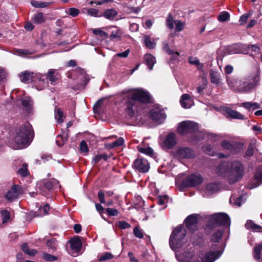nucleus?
I'll list each match as a JSON object with an SVG mask.
<instances>
[{
    "mask_svg": "<svg viewBox=\"0 0 262 262\" xmlns=\"http://www.w3.org/2000/svg\"><path fill=\"white\" fill-rule=\"evenodd\" d=\"M106 212L109 216H117L119 213L118 211L115 208H108L106 209Z\"/></svg>",
    "mask_w": 262,
    "mask_h": 262,
    "instance_id": "13d9d810",
    "label": "nucleus"
},
{
    "mask_svg": "<svg viewBox=\"0 0 262 262\" xmlns=\"http://www.w3.org/2000/svg\"><path fill=\"white\" fill-rule=\"evenodd\" d=\"M149 117L154 121L160 124L165 120L166 115L161 106L155 107L149 111Z\"/></svg>",
    "mask_w": 262,
    "mask_h": 262,
    "instance_id": "0eeeda50",
    "label": "nucleus"
},
{
    "mask_svg": "<svg viewBox=\"0 0 262 262\" xmlns=\"http://www.w3.org/2000/svg\"><path fill=\"white\" fill-rule=\"evenodd\" d=\"M69 131L68 130L67 132H64L62 135H59L57 137L56 142L58 146L61 147L66 143L69 137Z\"/></svg>",
    "mask_w": 262,
    "mask_h": 262,
    "instance_id": "b1692460",
    "label": "nucleus"
},
{
    "mask_svg": "<svg viewBox=\"0 0 262 262\" xmlns=\"http://www.w3.org/2000/svg\"><path fill=\"white\" fill-rule=\"evenodd\" d=\"M190 99V96L189 95L187 94H183L181 96V98L180 99V103L183 107L186 108L190 107V104L186 102L187 101L189 100Z\"/></svg>",
    "mask_w": 262,
    "mask_h": 262,
    "instance_id": "473e14b6",
    "label": "nucleus"
},
{
    "mask_svg": "<svg viewBox=\"0 0 262 262\" xmlns=\"http://www.w3.org/2000/svg\"><path fill=\"white\" fill-rule=\"evenodd\" d=\"M47 78L50 81L51 84H54L58 80L57 74H55V71L50 69L48 72Z\"/></svg>",
    "mask_w": 262,
    "mask_h": 262,
    "instance_id": "2f4dec72",
    "label": "nucleus"
},
{
    "mask_svg": "<svg viewBox=\"0 0 262 262\" xmlns=\"http://www.w3.org/2000/svg\"><path fill=\"white\" fill-rule=\"evenodd\" d=\"M110 38L112 41H119L121 39V33L120 30L113 31L111 35L110 36Z\"/></svg>",
    "mask_w": 262,
    "mask_h": 262,
    "instance_id": "f704fd0d",
    "label": "nucleus"
},
{
    "mask_svg": "<svg viewBox=\"0 0 262 262\" xmlns=\"http://www.w3.org/2000/svg\"><path fill=\"white\" fill-rule=\"evenodd\" d=\"M176 30L178 32L182 31L183 29L184 23L181 20H175Z\"/></svg>",
    "mask_w": 262,
    "mask_h": 262,
    "instance_id": "4d7b16f0",
    "label": "nucleus"
},
{
    "mask_svg": "<svg viewBox=\"0 0 262 262\" xmlns=\"http://www.w3.org/2000/svg\"><path fill=\"white\" fill-rule=\"evenodd\" d=\"M99 11L98 10L94 8H90L88 10V13L93 16L101 17L102 16L101 14H99Z\"/></svg>",
    "mask_w": 262,
    "mask_h": 262,
    "instance_id": "de8ad7c7",
    "label": "nucleus"
},
{
    "mask_svg": "<svg viewBox=\"0 0 262 262\" xmlns=\"http://www.w3.org/2000/svg\"><path fill=\"white\" fill-rule=\"evenodd\" d=\"M117 225L118 227L121 229H125L130 227V225L124 221H119L117 223Z\"/></svg>",
    "mask_w": 262,
    "mask_h": 262,
    "instance_id": "09e8293b",
    "label": "nucleus"
},
{
    "mask_svg": "<svg viewBox=\"0 0 262 262\" xmlns=\"http://www.w3.org/2000/svg\"><path fill=\"white\" fill-rule=\"evenodd\" d=\"M31 129L30 126H21L16 132L14 141L18 147L21 148L24 145H28L30 143Z\"/></svg>",
    "mask_w": 262,
    "mask_h": 262,
    "instance_id": "20e7f679",
    "label": "nucleus"
},
{
    "mask_svg": "<svg viewBox=\"0 0 262 262\" xmlns=\"http://www.w3.org/2000/svg\"><path fill=\"white\" fill-rule=\"evenodd\" d=\"M230 224L229 216L225 213L219 212L214 213L209 216L206 228L212 229L216 226H224L228 227Z\"/></svg>",
    "mask_w": 262,
    "mask_h": 262,
    "instance_id": "7ed1b4c3",
    "label": "nucleus"
},
{
    "mask_svg": "<svg viewBox=\"0 0 262 262\" xmlns=\"http://www.w3.org/2000/svg\"><path fill=\"white\" fill-rule=\"evenodd\" d=\"M111 157L110 156H108L107 154H104L102 155H97L95 156L93 159V161L95 163H98L101 159H103L105 161H107L108 158Z\"/></svg>",
    "mask_w": 262,
    "mask_h": 262,
    "instance_id": "ea45409f",
    "label": "nucleus"
},
{
    "mask_svg": "<svg viewBox=\"0 0 262 262\" xmlns=\"http://www.w3.org/2000/svg\"><path fill=\"white\" fill-rule=\"evenodd\" d=\"M23 107L26 111L29 113L32 108L31 101L28 97H24L21 100Z\"/></svg>",
    "mask_w": 262,
    "mask_h": 262,
    "instance_id": "bb28decb",
    "label": "nucleus"
},
{
    "mask_svg": "<svg viewBox=\"0 0 262 262\" xmlns=\"http://www.w3.org/2000/svg\"><path fill=\"white\" fill-rule=\"evenodd\" d=\"M138 150L142 153L145 154L149 156L152 155L153 154V152H154L153 149L150 147H148V148L141 147V148H138Z\"/></svg>",
    "mask_w": 262,
    "mask_h": 262,
    "instance_id": "8fccbe9b",
    "label": "nucleus"
},
{
    "mask_svg": "<svg viewBox=\"0 0 262 262\" xmlns=\"http://www.w3.org/2000/svg\"><path fill=\"white\" fill-rule=\"evenodd\" d=\"M253 257L256 260H261L262 261V242L256 244L253 249Z\"/></svg>",
    "mask_w": 262,
    "mask_h": 262,
    "instance_id": "412c9836",
    "label": "nucleus"
},
{
    "mask_svg": "<svg viewBox=\"0 0 262 262\" xmlns=\"http://www.w3.org/2000/svg\"><path fill=\"white\" fill-rule=\"evenodd\" d=\"M104 99L98 100L94 106V112L95 113H99L100 112V107L102 104Z\"/></svg>",
    "mask_w": 262,
    "mask_h": 262,
    "instance_id": "603ef678",
    "label": "nucleus"
},
{
    "mask_svg": "<svg viewBox=\"0 0 262 262\" xmlns=\"http://www.w3.org/2000/svg\"><path fill=\"white\" fill-rule=\"evenodd\" d=\"M126 8V11L128 13L134 12L135 13H138L140 10V9L139 7L127 6Z\"/></svg>",
    "mask_w": 262,
    "mask_h": 262,
    "instance_id": "052dcab7",
    "label": "nucleus"
},
{
    "mask_svg": "<svg viewBox=\"0 0 262 262\" xmlns=\"http://www.w3.org/2000/svg\"><path fill=\"white\" fill-rule=\"evenodd\" d=\"M259 72L258 71L257 74L253 76L252 82H244L242 86L238 88V91L241 92H248L256 86L259 80Z\"/></svg>",
    "mask_w": 262,
    "mask_h": 262,
    "instance_id": "9d476101",
    "label": "nucleus"
},
{
    "mask_svg": "<svg viewBox=\"0 0 262 262\" xmlns=\"http://www.w3.org/2000/svg\"><path fill=\"white\" fill-rule=\"evenodd\" d=\"M191 233H192L191 238L193 240V243L194 244L198 245L203 242V235L202 233H201L199 232H196V233H195V232H191Z\"/></svg>",
    "mask_w": 262,
    "mask_h": 262,
    "instance_id": "393cba45",
    "label": "nucleus"
},
{
    "mask_svg": "<svg viewBox=\"0 0 262 262\" xmlns=\"http://www.w3.org/2000/svg\"><path fill=\"white\" fill-rule=\"evenodd\" d=\"M230 52H233L234 53L247 54L246 46L243 45L236 44L233 45L231 48Z\"/></svg>",
    "mask_w": 262,
    "mask_h": 262,
    "instance_id": "5701e85b",
    "label": "nucleus"
},
{
    "mask_svg": "<svg viewBox=\"0 0 262 262\" xmlns=\"http://www.w3.org/2000/svg\"><path fill=\"white\" fill-rule=\"evenodd\" d=\"M63 113L59 108H57L55 110V118L59 123H62L63 121L62 119Z\"/></svg>",
    "mask_w": 262,
    "mask_h": 262,
    "instance_id": "58836bf2",
    "label": "nucleus"
},
{
    "mask_svg": "<svg viewBox=\"0 0 262 262\" xmlns=\"http://www.w3.org/2000/svg\"><path fill=\"white\" fill-rule=\"evenodd\" d=\"M186 235V231L184 226L180 225L172 231L169 238L170 247L174 250L183 246L182 240Z\"/></svg>",
    "mask_w": 262,
    "mask_h": 262,
    "instance_id": "f03ea898",
    "label": "nucleus"
},
{
    "mask_svg": "<svg viewBox=\"0 0 262 262\" xmlns=\"http://www.w3.org/2000/svg\"><path fill=\"white\" fill-rule=\"evenodd\" d=\"M167 199V195L160 196L157 199V203L160 205H163L165 203V201Z\"/></svg>",
    "mask_w": 262,
    "mask_h": 262,
    "instance_id": "e2e57ef3",
    "label": "nucleus"
},
{
    "mask_svg": "<svg viewBox=\"0 0 262 262\" xmlns=\"http://www.w3.org/2000/svg\"><path fill=\"white\" fill-rule=\"evenodd\" d=\"M242 106L247 108L249 111L255 110L257 108H259L260 107L259 104L256 102H244L242 104Z\"/></svg>",
    "mask_w": 262,
    "mask_h": 262,
    "instance_id": "c85d7f7f",
    "label": "nucleus"
},
{
    "mask_svg": "<svg viewBox=\"0 0 262 262\" xmlns=\"http://www.w3.org/2000/svg\"><path fill=\"white\" fill-rule=\"evenodd\" d=\"M206 189L211 193H214L216 192L219 189V186L216 183H209L207 185Z\"/></svg>",
    "mask_w": 262,
    "mask_h": 262,
    "instance_id": "4c0bfd02",
    "label": "nucleus"
},
{
    "mask_svg": "<svg viewBox=\"0 0 262 262\" xmlns=\"http://www.w3.org/2000/svg\"><path fill=\"white\" fill-rule=\"evenodd\" d=\"M20 80L23 82L29 83L32 81L35 77V74L32 72L26 71L19 74Z\"/></svg>",
    "mask_w": 262,
    "mask_h": 262,
    "instance_id": "a211bd4d",
    "label": "nucleus"
},
{
    "mask_svg": "<svg viewBox=\"0 0 262 262\" xmlns=\"http://www.w3.org/2000/svg\"><path fill=\"white\" fill-rule=\"evenodd\" d=\"M80 149L82 152L88 153L89 151V148L86 142L84 140L81 141L80 143Z\"/></svg>",
    "mask_w": 262,
    "mask_h": 262,
    "instance_id": "5fc2aeb1",
    "label": "nucleus"
},
{
    "mask_svg": "<svg viewBox=\"0 0 262 262\" xmlns=\"http://www.w3.org/2000/svg\"><path fill=\"white\" fill-rule=\"evenodd\" d=\"M43 258L48 261H53L57 260L58 257L56 256L45 252L43 253Z\"/></svg>",
    "mask_w": 262,
    "mask_h": 262,
    "instance_id": "a18cd8bd",
    "label": "nucleus"
},
{
    "mask_svg": "<svg viewBox=\"0 0 262 262\" xmlns=\"http://www.w3.org/2000/svg\"><path fill=\"white\" fill-rule=\"evenodd\" d=\"M44 186L48 190H50L53 188V184L51 181H45L43 182Z\"/></svg>",
    "mask_w": 262,
    "mask_h": 262,
    "instance_id": "774afa93",
    "label": "nucleus"
},
{
    "mask_svg": "<svg viewBox=\"0 0 262 262\" xmlns=\"http://www.w3.org/2000/svg\"><path fill=\"white\" fill-rule=\"evenodd\" d=\"M52 2H42L37 1L33 0L31 2V5L35 7L38 8H43L48 7L49 5L52 4Z\"/></svg>",
    "mask_w": 262,
    "mask_h": 262,
    "instance_id": "c756f323",
    "label": "nucleus"
},
{
    "mask_svg": "<svg viewBox=\"0 0 262 262\" xmlns=\"http://www.w3.org/2000/svg\"><path fill=\"white\" fill-rule=\"evenodd\" d=\"M121 97L126 105V112L130 117L135 115L137 107L141 104H147L150 102L151 97L149 93L141 89L129 90L122 91Z\"/></svg>",
    "mask_w": 262,
    "mask_h": 262,
    "instance_id": "f257e3e1",
    "label": "nucleus"
},
{
    "mask_svg": "<svg viewBox=\"0 0 262 262\" xmlns=\"http://www.w3.org/2000/svg\"><path fill=\"white\" fill-rule=\"evenodd\" d=\"M254 151V146L252 143H250L249 144L248 148L245 152V157L246 158L252 157L253 155Z\"/></svg>",
    "mask_w": 262,
    "mask_h": 262,
    "instance_id": "a19ab883",
    "label": "nucleus"
},
{
    "mask_svg": "<svg viewBox=\"0 0 262 262\" xmlns=\"http://www.w3.org/2000/svg\"><path fill=\"white\" fill-rule=\"evenodd\" d=\"M225 115L227 118L244 120V116L239 112L231 109L230 107H226L224 109Z\"/></svg>",
    "mask_w": 262,
    "mask_h": 262,
    "instance_id": "4468645a",
    "label": "nucleus"
},
{
    "mask_svg": "<svg viewBox=\"0 0 262 262\" xmlns=\"http://www.w3.org/2000/svg\"><path fill=\"white\" fill-rule=\"evenodd\" d=\"M113 255L111 253H105L101 255L99 258V261H102L106 260L111 259L113 258Z\"/></svg>",
    "mask_w": 262,
    "mask_h": 262,
    "instance_id": "864d4df0",
    "label": "nucleus"
},
{
    "mask_svg": "<svg viewBox=\"0 0 262 262\" xmlns=\"http://www.w3.org/2000/svg\"><path fill=\"white\" fill-rule=\"evenodd\" d=\"M67 13L73 17H76L79 14V10L75 8H71Z\"/></svg>",
    "mask_w": 262,
    "mask_h": 262,
    "instance_id": "6e6d98bb",
    "label": "nucleus"
},
{
    "mask_svg": "<svg viewBox=\"0 0 262 262\" xmlns=\"http://www.w3.org/2000/svg\"><path fill=\"white\" fill-rule=\"evenodd\" d=\"M117 14V11L114 9H109L105 10L102 15L105 18L112 20L114 18Z\"/></svg>",
    "mask_w": 262,
    "mask_h": 262,
    "instance_id": "cd10ccee",
    "label": "nucleus"
},
{
    "mask_svg": "<svg viewBox=\"0 0 262 262\" xmlns=\"http://www.w3.org/2000/svg\"><path fill=\"white\" fill-rule=\"evenodd\" d=\"M71 247L76 252H79L82 246V243L79 237H76L70 241Z\"/></svg>",
    "mask_w": 262,
    "mask_h": 262,
    "instance_id": "4be33fe9",
    "label": "nucleus"
},
{
    "mask_svg": "<svg viewBox=\"0 0 262 262\" xmlns=\"http://www.w3.org/2000/svg\"><path fill=\"white\" fill-rule=\"evenodd\" d=\"M244 172L243 164L238 161H233L231 164L229 183L232 184L241 180L244 176Z\"/></svg>",
    "mask_w": 262,
    "mask_h": 262,
    "instance_id": "39448f33",
    "label": "nucleus"
},
{
    "mask_svg": "<svg viewBox=\"0 0 262 262\" xmlns=\"http://www.w3.org/2000/svg\"><path fill=\"white\" fill-rule=\"evenodd\" d=\"M134 235L140 238H141L143 237V235L141 232V231L139 229V228L138 227H135L134 229Z\"/></svg>",
    "mask_w": 262,
    "mask_h": 262,
    "instance_id": "680f3d73",
    "label": "nucleus"
},
{
    "mask_svg": "<svg viewBox=\"0 0 262 262\" xmlns=\"http://www.w3.org/2000/svg\"><path fill=\"white\" fill-rule=\"evenodd\" d=\"M164 145L168 148H172L177 143L176 140V135L174 133L168 134L164 141Z\"/></svg>",
    "mask_w": 262,
    "mask_h": 262,
    "instance_id": "f3484780",
    "label": "nucleus"
},
{
    "mask_svg": "<svg viewBox=\"0 0 262 262\" xmlns=\"http://www.w3.org/2000/svg\"><path fill=\"white\" fill-rule=\"evenodd\" d=\"M250 15V14L249 13L245 14L242 15L239 19V22H241V24L246 23Z\"/></svg>",
    "mask_w": 262,
    "mask_h": 262,
    "instance_id": "338daca9",
    "label": "nucleus"
},
{
    "mask_svg": "<svg viewBox=\"0 0 262 262\" xmlns=\"http://www.w3.org/2000/svg\"><path fill=\"white\" fill-rule=\"evenodd\" d=\"M221 255V252L220 250L210 251L206 253L203 258L204 262H213L218 258Z\"/></svg>",
    "mask_w": 262,
    "mask_h": 262,
    "instance_id": "2eb2a0df",
    "label": "nucleus"
},
{
    "mask_svg": "<svg viewBox=\"0 0 262 262\" xmlns=\"http://www.w3.org/2000/svg\"><path fill=\"white\" fill-rule=\"evenodd\" d=\"M198 129L197 123L190 121L182 122L177 128L178 132L184 135L188 133H192Z\"/></svg>",
    "mask_w": 262,
    "mask_h": 262,
    "instance_id": "6e6552de",
    "label": "nucleus"
},
{
    "mask_svg": "<svg viewBox=\"0 0 262 262\" xmlns=\"http://www.w3.org/2000/svg\"><path fill=\"white\" fill-rule=\"evenodd\" d=\"M245 227L254 232H262V227L255 224L252 220H248L245 224Z\"/></svg>",
    "mask_w": 262,
    "mask_h": 262,
    "instance_id": "aec40b11",
    "label": "nucleus"
},
{
    "mask_svg": "<svg viewBox=\"0 0 262 262\" xmlns=\"http://www.w3.org/2000/svg\"><path fill=\"white\" fill-rule=\"evenodd\" d=\"M134 167L140 172L145 173L148 171L149 164L144 159H136L134 163Z\"/></svg>",
    "mask_w": 262,
    "mask_h": 262,
    "instance_id": "9b49d317",
    "label": "nucleus"
},
{
    "mask_svg": "<svg viewBox=\"0 0 262 262\" xmlns=\"http://www.w3.org/2000/svg\"><path fill=\"white\" fill-rule=\"evenodd\" d=\"M186 226L191 232L197 231L198 217L196 214L189 215L185 220Z\"/></svg>",
    "mask_w": 262,
    "mask_h": 262,
    "instance_id": "f8f14e48",
    "label": "nucleus"
},
{
    "mask_svg": "<svg viewBox=\"0 0 262 262\" xmlns=\"http://www.w3.org/2000/svg\"><path fill=\"white\" fill-rule=\"evenodd\" d=\"M166 23L167 27L172 29L173 28V17L171 14H169L168 17L166 20Z\"/></svg>",
    "mask_w": 262,
    "mask_h": 262,
    "instance_id": "bf43d9fd",
    "label": "nucleus"
},
{
    "mask_svg": "<svg viewBox=\"0 0 262 262\" xmlns=\"http://www.w3.org/2000/svg\"><path fill=\"white\" fill-rule=\"evenodd\" d=\"M262 182V165L259 166L256 169L254 174V179L250 188H255L260 185Z\"/></svg>",
    "mask_w": 262,
    "mask_h": 262,
    "instance_id": "dca6fc26",
    "label": "nucleus"
},
{
    "mask_svg": "<svg viewBox=\"0 0 262 262\" xmlns=\"http://www.w3.org/2000/svg\"><path fill=\"white\" fill-rule=\"evenodd\" d=\"M17 173L23 177L27 176L29 173L27 168V165L24 164L23 167L17 170Z\"/></svg>",
    "mask_w": 262,
    "mask_h": 262,
    "instance_id": "49530a36",
    "label": "nucleus"
},
{
    "mask_svg": "<svg viewBox=\"0 0 262 262\" xmlns=\"http://www.w3.org/2000/svg\"><path fill=\"white\" fill-rule=\"evenodd\" d=\"M144 43L145 46L149 49H154L155 47L156 43L150 40L149 36L145 35L144 37Z\"/></svg>",
    "mask_w": 262,
    "mask_h": 262,
    "instance_id": "e433bc0d",
    "label": "nucleus"
},
{
    "mask_svg": "<svg viewBox=\"0 0 262 262\" xmlns=\"http://www.w3.org/2000/svg\"><path fill=\"white\" fill-rule=\"evenodd\" d=\"M47 246L50 249L53 251L55 250L57 247L56 240L55 238L48 240L47 242Z\"/></svg>",
    "mask_w": 262,
    "mask_h": 262,
    "instance_id": "c03bdc74",
    "label": "nucleus"
},
{
    "mask_svg": "<svg viewBox=\"0 0 262 262\" xmlns=\"http://www.w3.org/2000/svg\"><path fill=\"white\" fill-rule=\"evenodd\" d=\"M223 234V231L221 230H217L211 236V241L213 242L218 243L220 242Z\"/></svg>",
    "mask_w": 262,
    "mask_h": 262,
    "instance_id": "c9c22d12",
    "label": "nucleus"
},
{
    "mask_svg": "<svg viewBox=\"0 0 262 262\" xmlns=\"http://www.w3.org/2000/svg\"><path fill=\"white\" fill-rule=\"evenodd\" d=\"M33 19L34 23L39 24L45 21V17L43 16V14L42 12H39L34 15Z\"/></svg>",
    "mask_w": 262,
    "mask_h": 262,
    "instance_id": "72a5a7b5",
    "label": "nucleus"
},
{
    "mask_svg": "<svg viewBox=\"0 0 262 262\" xmlns=\"http://www.w3.org/2000/svg\"><path fill=\"white\" fill-rule=\"evenodd\" d=\"M221 146L225 149H227L231 152L236 151V143L230 142L227 140H224L222 142Z\"/></svg>",
    "mask_w": 262,
    "mask_h": 262,
    "instance_id": "6ab92c4d",
    "label": "nucleus"
},
{
    "mask_svg": "<svg viewBox=\"0 0 262 262\" xmlns=\"http://www.w3.org/2000/svg\"><path fill=\"white\" fill-rule=\"evenodd\" d=\"M203 178L201 176L191 174L183 181L182 185L184 187H195L201 184Z\"/></svg>",
    "mask_w": 262,
    "mask_h": 262,
    "instance_id": "1a4fd4ad",
    "label": "nucleus"
},
{
    "mask_svg": "<svg viewBox=\"0 0 262 262\" xmlns=\"http://www.w3.org/2000/svg\"><path fill=\"white\" fill-rule=\"evenodd\" d=\"M174 157L179 160L192 159L195 157L193 150L187 147H178L173 152Z\"/></svg>",
    "mask_w": 262,
    "mask_h": 262,
    "instance_id": "423d86ee",
    "label": "nucleus"
},
{
    "mask_svg": "<svg viewBox=\"0 0 262 262\" xmlns=\"http://www.w3.org/2000/svg\"><path fill=\"white\" fill-rule=\"evenodd\" d=\"M124 143V140L122 138L120 137L117 140L113 143V147L119 146L122 145Z\"/></svg>",
    "mask_w": 262,
    "mask_h": 262,
    "instance_id": "0e129e2a",
    "label": "nucleus"
},
{
    "mask_svg": "<svg viewBox=\"0 0 262 262\" xmlns=\"http://www.w3.org/2000/svg\"><path fill=\"white\" fill-rule=\"evenodd\" d=\"M1 215L3 218V223L7 222L10 219V213L6 210L1 211Z\"/></svg>",
    "mask_w": 262,
    "mask_h": 262,
    "instance_id": "3c124183",
    "label": "nucleus"
},
{
    "mask_svg": "<svg viewBox=\"0 0 262 262\" xmlns=\"http://www.w3.org/2000/svg\"><path fill=\"white\" fill-rule=\"evenodd\" d=\"M21 247L23 252L30 256H34L37 252L35 249H30L26 243H23Z\"/></svg>",
    "mask_w": 262,
    "mask_h": 262,
    "instance_id": "7c9ffc66",
    "label": "nucleus"
},
{
    "mask_svg": "<svg viewBox=\"0 0 262 262\" xmlns=\"http://www.w3.org/2000/svg\"><path fill=\"white\" fill-rule=\"evenodd\" d=\"M211 81L212 83L218 84L219 83V78L216 72L211 70L210 72Z\"/></svg>",
    "mask_w": 262,
    "mask_h": 262,
    "instance_id": "37998d69",
    "label": "nucleus"
},
{
    "mask_svg": "<svg viewBox=\"0 0 262 262\" xmlns=\"http://www.w3.org/2000/svg\"><path fill=\"white\" fill-rule=\"evenodd\" d=\"M230 15L226 11L222 12L218 16V19L220 21L224 22L229 19Z\"/></svg>",
    "mask_w": 262,
    "mask_h": 262,
    "instance_id": "79ce46f5",
    "label": "nucleus"
},
{
    "mask_svg": "<svg viewBox=\"0 0 262 262\" xmlns=\"http://www.w3.org/2000/svg\"><path fill=\"white\" fill-rule=\"evenodd\" d=\"M50 209V206L48 204H46L43 206V207L42 208L40 207L39 208V210H40V212L42 210L43 213L42 214L46 215L48 214V211Z\"/></svg>",
    "mask_w": 262,
    "mask_h": 262,
    "instance_id": "69168bd1",
    "label": "nucleus"
},
{
    "mask_svg": "<svg viewBox=\"0 0 262 262\" xmlns=\"http://www.w3.org/2000/svg\"><path fill=\"white\" fill-rule=\"evenodd\" d=\"M23 192V190L17 185H13L12 188L8 191L5 195V197L9 201H12L16 199L19 194Z\"/></svg>",
    "mask_w": 262,
    "mask_h": 262,
    "instance_id": "ddd939ff",
    "label": "nucleus"
},
{
    "mask_svg": "<svg viewBox=\"0 0 262 262\" xmlns=\"http://www.w3.org/2000/svg\"><path fill=\"white\" fill-rule=\"evenodd\" d=\"M144 59L149 69L151 70L156 62L155 57L150 54H147L145 55Z\"/></svg>",
    "mask_w": 262,
    "mask_h": 262,
    "instance_id": "a878e982",
    "label": "nucleus"
}]
</instances>
